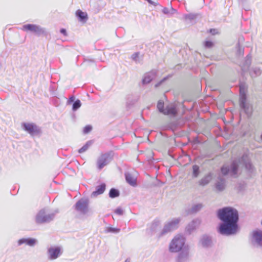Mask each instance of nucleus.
<instances>
[{"mask_svg": "<svg viewBox=\"0 0 262 262\" xmlns=\"http://www.w3.org/2000/svg\"><path fill=\"white\" fill-rule=\"evenodd\" d=\"M217 216L223 222L219 228L221 234L229 235L236 233L239 219L236 209L230 207H224L218 210Z\"/></svg>", "mask_w": 262, "mask_h": 262, "instance_id": "obj_1", "label": "nucleus"}, {"mask_svg": "<svg viewBox=\"0 0 262 262\" xmlns=\"http://www.w3.org/2000/svg\"><path fill=\"white\" fill-rule=\"evenodd\" d=\"M185 243V239L182 235H177L171 241L169 244V249L171 252L180 251Z\"/></svg>", "mask_w": 262, "mask_h": 262, "instance_id": "obj_2", "label": "nucleus"}, {"mask_svg": "<svg viewBox=\"0 0 262 262\" xmlns=\"http://www.w3.org/2000/svg\"><path fill=\"white\" fill-rule=\"evenodd\" d=\"M157 107L160 112L166 115H175L177 111L173 105H170L164 108V104L163 102L159 101L157 104Z\"/></svg>", "mask_w": 262, "mask_h": 262, "instance_id": "obj_3", "label": "nucleus"}, {"mask_svg": "<svg viewBox=\"0 0 262 262\" xmlns=\"http://www.w3.org/2000/svg\"><path fill=\"white\" fill-rule=\"evenodd\" d=\"M23 125L25 130L32 135L38 134L39 132L38 128L34 123H25Z\"/></svg>", "mask_w": 262, "mask_h": 262, "instance_id": "obj_4", "label": "nucleus"}, {"mask_svg": "<svg viewBox=\"0 0 262 262\" xmlns=\"http://www.w3.org/2000/svg\"><path fill=\"white\" fill-rule=\"evenodd\" d=\"M48 253L50 258L55 259L61 254V248L59 247L50 248L48 250Z\"/></svg>", "mask_w": 262, "mask_h": 262, "instance_id": "obj_5", "label": "nucleus"}, {"mask_svg": "<svg viewBox=\"0 0 262 262\" xmlns=\"http://www.w3.org/2000/svg\"><path fill=\"white\" fill-rule=\"evenodd\" d=\"M88 204L87 200H80L76 203L75 208L78 211L85 212L87 210Z\"/></svg>", "mask_w": 262, "mask_h": 262, "instance_id": "obj_6", "label": "nucleus"}, {"mask_svg": "<svg viewBox=\"0 0 262 262\" xmlns=\"http://www.w3.org/2000/svg\"><path fill=\"white\" fill-rule=\"evenodd\" d=\"M108 156L102 155L97 160V167L99 169H101L108 163Z\"/></svg>", "mask_w": 262, "mask_h": 262, "instance_id": "obj_7", "label": "nucleus"}, {"mask_svg": "<svg viewBox=\"0 0 262 262\" xmlns=\"http://www.w3.org/2000/svg\"><path fill=\"white\" fill-rule=\"evenodd\" d=\"M106 185L104 183H102L100 185L97 186L96 190L92 193L91 195L95 197L98 195L102 194L105 190Z\"/></svg>", "mask_w": 262, "mask_h": 262, "instance_id": "obj_8", "label": "nucleus"}, {"mask_svg": "<svg viewBox=\"0 0 262 262\" xmlns=\"http://www.w3.org/2000/svg\"><path fill=\"white\" fill-rule=\"evenodd\" d=\"M22 29L26 31H30L33 32H37L40 30L38 26L33 24L25 25L23 26Z\"/></svg>", "mask_w": 262, "mask_h": 262, "instance_id": "obj_9", "label": "nucleus"}, {"mask_svg": "<svg viewBox=\"0 0 262 262\" xmlns=\"http://www.w3.org/2000/svg\"><path fill=\"white\" fill-rule=\"evenodd\" d=\"M36 243V240L34 238H21L18 241V245L26 244L30 246H34Z\"/></svg>", "mask_w": 262, "mask_h": 262, "instance_id": "obj_10", "label": "nucleus"}, {"mask_svg": "<svg viewBox=\"0 0 262 262\" xmlns=\"http://www.w3.org/2000/svg\"><path fill=\"white\" fill-rule=\"evenodd\" d=\"M253 237L258 244L262 245V231H254L253 232Z\"/></svg>", "mask_w": 262, "mask_h": 262, "instance_id": "obj_11", "label": "nucleus"}, {"mask_svg": "<svg viewBox=\"0 0 262 262\" xmlns=\"http://www.w3.org/2000/svg\"><path fill=\"white\" fill-rule=\"evenodd\" d=\"M76 15L81 21H85L88 19V14L86 12L82 11L81 10H78L76 12Z\"/></svg>", "mask_w": 262, "mask_h": 262, "instance_id": "obj_12", "label": "nucleus"}, {"mask_svg": "<svg viewBox=\"0 0 262 262\" xmlns=\"http://www.w3.org/2000/svg\"><path fill=\"white\" fill-rule=\"evenodd\" d=\"M126 181L131 185L134 186L136 184V179L130 173H127L125 176Z\"/></svg>", "mask_w": 262, "mask_h": 262, "instance_id": "obj_13", "label": "nucleus"}, {"mask_svg": "<svg viewBox=\"0 0 262 262\" xmlns=\"http://www.w3.org/2000/svg\"><path fill=\"white\" fill-rule=\"evenodd\" d=\"M211 180V175H207L204 177L203 179H201V180L200 181V185L204 186L206 184H207Z\"/></svg>", "mask_w": 262, "mask_h": 262, "instance_id": "obj_14", "label": "nucleus"}, {"mask_svg": "<svg viewBox=\"0 0 262 262\" xmlns=\"http://www.w3.org/2000/svg\"><path fill=\"white\" fill-rule=\"evenodd\" d=\"M119 195V192L118 190L114 188H112L109 192V195L110 198H114L118 196Z\"/></svg>", "mask_w": 262, "mask_h": 262, "instance_id": "obj_15", "label": "nucleus"}, {"mask_svg": "<svg viewBox=\"0 0 262 262\" xmlns=\"http://www.w3.org/2000/svg\"><path fill=\"white\" fill-rule=\"evenodd\" d=\"M192 169H193V173H192L193 177L194 178H196L199 174V167L196 165H193L192 167Z\"/></svg>", "mask_w": 262, "mask_h": 262, "instance_id": "obj_16", "label": "nucleus"}, {"mask_svg": "<svg viewBox=\"0 0 262 262\" xmlns=\"http://www.w3.org/2000/svg\"><path fill=\"white\" fill-rule=\"evenodd\" d=\"M81 106V102L79 100H77L73 104V110H76Z\"/></svg>", "mask_w": 262, "mask_h": 262, "instance_id": "obj_17", "label": "nucleus"}, {"mask_svg": "<svg viewBox=\"0 0 262 262\" xmlns=\"http://www.w3.org/2000/svg\"><path fill=\"white\" fill-rule=\"evenodd\" d=\"M47 221V219L45 217H43L41 215H38L36 217V222L38 224L45 222Z\"/></svg>", "mask_w": 262, "mask_h": 262, "instance_id": "obj_18", "label": "nucleus"}, {"mask_svg": "<svg viewBox=\"0 0 262 262\" xmlns=\"http://www.w3.org/2000/svg\"><path fill=\"white\" fill-rule=\"evenodd\" d=\"M151 81V78L149 76H146L144 77L142 82L144 84L149 83Z\"/></svg>", "mask_w": 262, "mask_h": 262, "instance_id": "obj_19", "label": "nucleus"}, {"mask_svg": "<svg viewBox=\"0 0 262 262\" xmlns=\"http://www.w3.org/2000/svg\"><path fill=\"white\" fill-rule=\"evenodd\" d=\"M89 145H90L88 143L85 144L83 147H82L80 149H79V152L82 153L88 149Z\"/></svg>", "mask_w": 262, "mask_h": 262, "instance_id": "obj_20", "label": "nucleus"}, {"mask_svg": "<svg viewBox=\"0 0 262 262\" xmlns=\"http://www.w3.org/2000/svg\"><path fill=\"white\" fill-rule=\"evenodd\" d=\"M179 223V220L176 219L169 223V226L170 228H172L173 226L177 225Z\"/></svg>", "mask_w": 262, "mask_h": 262, "instance_id": "obj_21", "label": "nucleus"}, {"mask_svg": "<svg viewBox=\"0 0 262 262\" xmlns=\"http://www.w3.org/2000/svg\"><path fill=\"white\" fill-rule=\"evenodd\" d=\"M92 127L91 125H86L83 128V132L85 134H87V133H89L92 130Z\"/></svg>", "mask_w": 262, "mask_h": 262, "instance_id": "obj_22", "label": "nucleus"}, {"mask_svg": "<svg viewBox=\"0 0 262 262\" xmlns=\"http://www.w3.org/2000/svg\"><path fill=\"white\" fill-rule=\"evenodd\" d=\"M229 171V168L228 167H227L226 166H223L221 168V171H222V173L224 175L227 174L228 173Z\"/></svg>", "mask_w": 262, "mask_h": 262, "instance_id": "obj_23", "label": "nucleus"}, {"mask_svg": "<svg viewBox=\"0 0 262 262\" xmlns=\"http://www.w3.org/2000/svg\"><path fill=\"white\" fill-rule=\"evenodd\" d=\"M236 169H237V165L233 163L232 165V172L233 174H235L236 173Z\"/></svg>", "mask_w": 262, "mask_h": 262, "instance_id": "obj_24", "label": "nucleus"}, {"mask_svg": "<svg viewBox=\"0 0 262 262\" xmlns=\"http://www.w3.org/2000/svg\"><path fill=\"white\" fill-rule=\"evenodd\" d=\"M205 45L206 47L210 48L213 46V43L211 41H206Z\"/></svg>", "mask_w": 262, "mask_h": 262, "instance_id": "obj_25", "label": "nucleus"}, {"mask_svg": "<svg viewBox=\"0 0 262 262\" xmlns=\"http://www.w3.org/2000/svg\"><path fill=\"white\" fill-rule=\"evenodd\" d=\"M115 212L118 215H122L123 214V210L121 208H117L115 210Z\"/></svg>", "mask_w": 262, "mask_h": 262, "instance_id": "obj_26", "label": "nucleus"}, {"mask_svg": "<svg viewBox=\"0 0 262 262\" xmlns=\"http://www.w3.org/2000/svg\"><path fill=\"white\" fill-rule=\"evenodd\" d=\"M60 33H62V34H63L64 36L67 35V31L65 29L62 28L60 30Z\"/></svg>", "mask_w": 262, "mask_h": 262, "instance_id": "obj_27", "label": "nucleus"}, {"mask_svg": "<svg viewBox=\"0 0 262 262\" xmlns=\"http://www.w3.org/2000/svg\"><path fill=\"white\" fill-rule=\"evenodd\" d=\"M209 32L213 34H215L216 33V30L214 29H211L209 30Z\"/></svg>", "mask_w": 262, "mask_h": 262, "instance_id": "obj_28", "label": "nucleus"}, {"mask_svg": "<svg viewBox=\"0 0 262 262\" xmlns=\"http://www.w3.org/2000/svg\"><path fill=\"white\" fill-rule=\"evenodd\" d=\"M183 258V255L182 254H180L178 256V259L180 261Z\"/></svg>", "mask_w": 262, "mask_h": 262, "instance_id": "obj_29", "label": "nucleus"}, {"mask_svg": "<svg viewBox=\"0 0 262 262\" xmlns=\"http://www.w3.org/2000/svg\"><path fill=\"white\" fill-rule=\"evenodd\" d=\"M163 12H164V13H168V12H167V8H164V9H163Z\"/></svg>", "mask_w": 262, "mask_h": 262, "instance_id": "obj_30", "label": "nucleus"}]
</instances>
